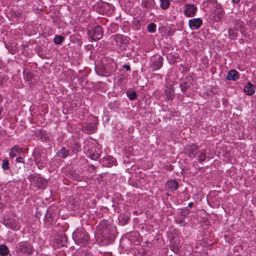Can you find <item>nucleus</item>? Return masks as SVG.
<instances>
[{"label":"nucleus","mask_w":256,"mask_h":256,"mask_svg":"<svg viewBox=\"0 0 256 256\" xmlns=\"http://www.w3.org/2000/svg\"><path fill=\"white\" fill-rule=\"evenodd\" d=\"M96 237L98 243L102 245L108 244L114 240V236L110 229L106 228L102 230L100 226L98 227Z\"/></svg>","instance_id":"1"},{"label":"nucleus","mask_w":256,"mask_h":256,"mask_svg":"<svg viewBox=\"0 0 256 256\" xmlns=\"http://www.w3.org/2000/svg\"><path fill=\"white\" fill-rule=\"evenodd\" d=\"M72 238L75 242L81 246L88 243L89 236L86 232L83 229H77L72 234Z\"/></svg>","instance_id":"2"},{"label":"nucleus","mask_w":256,"mask_h":256,"mask_svg":"<svg viewBox=\"0 0 256 256\" xmlns=\"http://www.w3.org/2000/svg\"><path fill=\"white\" fill-rule=\"evenodd\" d=\"M88 34L90 41H96L102 38L104 31L102 28L98 26L89 30Z\"/></svg>","instance_id":"3"},{"label":"nucleus","mask_w":256,"mask_h":256,"mask_svg":"<svg viewBox=\"0 0 256 256\" xmlns=\"http://www.w3.org/2000/svg\"><path fill=\"white\" fill-rule=\"evenodd\" d=\"M35 163L38 168H43L46 164L47 156L44 152H34L33 153Z\"/></svg>","instance_id":"4"},{"label":"nucleus","mask_w":256,"mask_h":256,"mask_svg":"<svg viewBox=\"0 0 256 256\" xmlns=\"http://www.w3.org/2000/svg\"><path fill=\"white\" fill-rule=\"evenodd\" d=\"M150 68L152 70H159L162 66L163 58L160 55H154L150 58Z\"/></svg>","instance_id":"5"},{"label":"nucleus","mask_w":256,"mask_h":256,"mask_svg":"<svg viewBox=\"0 0 256 256\" xmlns=\"http://www.w3.org/2000/svg\"><path fill=\"white\" fill-rule=\"evenodd\" d=\"M110 40L112 44L120 47L124 48L127 43L125 37L119 34L112 36Z\"/></svg>","instance_id":"6"},{"label":"nucleus","mask_w":256,"mask_h":256,"mask_svg":"<svg viewBox=\"0 0 256 256\" xmlns=\"http://www.w3.org/2000/svg\"><path fill=\"white\" fill-rule=\"evenodd\" d=\"M204 4H206V6L208 5L215 6L216 10L214 13L217 15V20H220L222 18L224 15V11L221 8V6L218 4L215 0H206L204 2Z\"/></svg>","instance_id":"7"},{"label":"nucleus","mask_w":256,"mask_h":256,"mask_svg":"<svg viewBox=\"0 0 256 256\" xmlns=\"http://www.w3.org/2000/svg\"><path fill=\"white\" fill-rule=\"evenodd\" d=\"M4 224L8 228L18 230H20V225L18 221L12 218H8L4 220Z\"/></svg>","instance_id":"8"},{"label":"nucleus","mask_w":256,"mask_h":256,"mask_svg":"<svg viewBox=\"0 0 256 256\" xmlns=\"http://www.w3.org/2000/svg\"><path fill=\"white\" fill-rule=\"evenodd\" d=\"M184 14L187 17H193L195 16L198 8L194 4H186L184 7Z\"/></svg>","instance_id":"9"},{"label":"nucleus","mask_w":256,"mask_h":256,"mask_svg":"<svg viewBox=\"0 0 256 256\" xmlns=\"http://www.w3.org/2000/svg\"><path fill=\"white\" fill-rule=\"evenodd\" d=\"M90 122L86 124V129L88 132L93 133L97 129L96 124H98V120L96 117L92 116L90 118Z\"/></svg>","instance_id":"10"},{"label":"nucleus","mask_w":256,"mask_h":256,"mask_svg":"<svg viewBox=\"0 0 256 256\" xmlns=\"http://www.w3.org/2000/svg\"><path fill=\"white\" fill-rule=\"evenodd\" d=\"M198 146L193 144H188L184 148V153L190 158H194L196 156V151Z\"/></svg>","instance_id":"11"},{"label":"nucleus","mask_w":256,"mask_h":256,"mask_svg":"<svg viewBox=\"0 0 256 256\" xmlns=\"http://www.w3.org/2000/svg\"><path fill=\"white\" fill-rule=\"evenodd\" d=\"M202 24V21L200 18H192L188 21V26L192 30L198 29Z\"/></svg>","instance_id":"12"},{"label":"nucleus","mask_w":256,"mask_h":256,"mask_svg":"<svg viewBox=\"0 0 256 256\" xmlns=\"http://www.w3.org/2000/svg\"><path fill=\"white\" fill-rule=\"evenodd\" d=\"M34 178V181H35V184L36 187H38V188H45L47 184V182L46 180L37 176H30V178Z\"/></svg>","instance_id":"13"},{"label":"nucleus","mask_w":256,"mask_h":256,"mask_svg":"<svg viewBox=\"0 0 256 256\" xmlns=\"http://www.w3.org/2000/svg\"><path fill=\"white\" fill-rule=\"evenodd\" d=\"M164 94L168 100L174 98V91L172 85L166 86Z\"/></svg>","instance_id":"14"},{"label":"nucleus","mask_w":256,"mask_h":256,"mask_svg":"<svg viewBox=\"0 0 256 256\" xmlns=\"http://www.w3.org/2000/svg\"><path fill=\"white\" fill-rule=\"evenodd\" d=\"M170 248L174 253H178L180 251V244L178 239L170 241Z\"/></svg>","instance_id":"15"},{"label":"nucleus","mask_w":256,"mask_h":256,"mask_svg":"<svg viewBox=\"0 0 256 256\" xmlns=\"http://www.w3.org/2000/svg\"><path fill=\"white\" fill-rule=\"evenodd\" d=\"M154 0H142V6L146 10H150L154 6Z\"/></svg>","instance_id":"16"},{"label":"nucleus","mask_w":256,"mask_h":256,"mask_svg":"<svg viewBox=\"0 0 256 256\" xmlns=\"http://www.w3.org/2000/svg\"><path fill=\"white\" fill-rule=\"evenodd\" d=\"M256 86L250 82L246 85L244 90L248 96H252L255 92Z\"/></svg>","instance_id":"17"},{"label":"nucleus","mask_w":256,"mask_h":256,"mask_svg":"<svg viewBox=\"0 0 256 256\" xmlns=\"http://www.w3.org/2000/svg\"><path fill=\"white\" fill-rule=\"evenodd\" d=\"M18 248L20 252L28 254H30L32 253V250L30 248L24 244H20Z\"/></svg>","instance_id":"18"},{"label":"nucleus","mask_w":256,"mask_h":256,"mask_svg":"<svg viewBox=\"0 0 256 256\" xmlns=\"http://www.w3.org/2000/svg\"><path fill=\"white\" fill-rule=\"evenodd\" d=\"M21 152V148L19 146L15 145L12 148L10 153V156L11 158H14L18 156V154H20Z\"/></svg>","instance_id":"19"},{"label":"nucleus","mask_w":256,"mask_h":256,"mask_svg":"<svg viewBox=\"0 0 256 256\" xmlns=\"http://www.w3.org/2000/svg\"><path fill=\"white\" fill-rule=\"evenodd\" d=\"M101 151L98 150H94V151L92 150L89 151L88 153V156L93 160H98L100 156V154Z\"/></svg>","instance_id":"20"},{"label":"nucleus","mask_w":256,"mask_h":256,"mask_svg":"<svg viewBox=\"0 0 256 256\" xmlns=\"http://www.w3.org/2000/svg\"><path fill=\"white\" fill-rule=\"evenodd\" d=\"M102 162L104 164H106L107 166H111L113 165H115V159L114 158L111 156H106Z\"/></svg>","instance_id":"21"},{"label":"nucleus","mask_w":256,"mask_h":256,"mask_svg":"<svg viewBox=\"0 0 256 256\" xmlns=\"http://www.w3.org/2000/svg\"><path fill=\"white\" fill-rule=\"evenodd\" d=\"M238 74L236 70H230L227 74L226 78L229 80H236L238 78Z\"/></svg>","instance_id":"22"},{"label":"nucleus","mask_w":256,"mask_h":256,"mask_svg":"<svg viewBox=\"0 0 256 256\" xmlns=\"http://www.w3.org/2000/svg\"><path fill=\"white\" fill-rule=\"evenodd\" d=\"M69 155V150L65 147H62L56 153V156L63 158H66Z\"/></svg>","instance_id":"23"},{"label":"nucleus","mask_w":256,"mask_h":256,"mask_svg":"<svg viewBox=\"0 0 256 256\" xmlns=\"http://www.w3.org/2000/svg\"><path fill=\"white\" fill-rule=\"evenodd\" d=\"M166 186L171 191H174L178 188V184L176 180H170L168 182Z\"/></svg>","instance_id":"24"},{"label":"nucleus","mask_w":256,"mask_h":256,"mask_svg":"<svg viewBox=\"0 0 256 256\" xmlns=\"http://www.w3.org/2000/svg\"><path fill=\"white\" fill-rule=\"evenodd\" d=\"M9 250L8 248L4 244L0 245V255L1 256H6L8 255Z\"/></svg>","instance_id":"25"},{"label":"nucleus","mask_w":256,"mask_h":256,"mask_svg":"<svg viewBox=\"0 0 256 256\" xmlns=\"http://www.w3.org/2000/svg\"><path fill=\"white\" fill-rule=\"evenodd\" d=\"M206 158V150H202L198 152V160L200 162H203Z\"/></svg>","instance_id":"26"},{"label":"nucleus","mask_w":256,"mask_h":256,"mask_svg":"<svg viewBox=\"0 0 256 256\" xmlns=\"http://www.w3.org/2000/svg\"><path fill=\"white\" fill-rule=\"evenodd\" d=\"M57 240L60 242V244L62 246H66L67 244L68 239L65 236H60Z\"/></svg>","instance_id":"27"},{"label":"nucleus","mask_w":256,"mask_h":256,"mask_svg":"<svg viewBox=\"0 0 256 256\" xmlns=\"http://www.w3.org/2000/svg\"><path fill=\"white\" fill-rule=\"evenodd\" d=\"M126 95L130 100H134L136 98V94L134 91L128 90Z\"/></svg>","instance_id":"28"},{"label":"nucleus","mask_w":256,"mask_h":256,"mask_svg":"<svg viewBox=\"0 0 256 256\" xmlns=\"http://www.w3.org/2000/svg\"><path fill=\"white\" fill-rule=\"evenodd\" d=\"M160 6L162 9L166 10L170 6V2L168 0H160Z\"/></svg>","instance_id":"29"},{"label":"nucleus","mask_w":256,"mask_h":256,"mask_svg":"<svg viewBox=\"0 0 256 256\" xmlns=\"http://www.w3.org/2000/svg\"><path fill=\"white\" fill-rule=\"evenodd\" d=\"M2 167L4 170H9V162L7 159H4L2 160Z\"/></svg>","instance_id":"30"},{"label":"nucleus","mask_w":256,"mask_h":256,"mask_svg":"<svg viewBox=\"0 0 256 256\" xmlns=\"http://www.w3.org/2000/svg\"><path fill=\"white\" fill-rule=\"evenodd\" d=\"M64 40V38L61 36H56L54 38V42L56 44H60Z\"/></svg>","instance_id":"31"},{"label":"nucleus","mask_w":256,"mask_h":256,"mask_svg":"<svg viewBox=\"0 0 256 256\" xmlns=\"http://www.w3.org/2000/svg\"><path fill=\"white\" fill-rule=\"evenodd\" d=\"M147 28L148 32L153 33L156 31V24L154 23H150L148 26Z\"/></svg>","instance_id":"32"},{"label":"nucleus","mask_w":256,"mask_h":256,"mask_svg":"<svg viewBox=\"0 0 256 256\" xmlns=\"http://www.w3.org/2000/svg\"><path fill=\"white\" fill-rule=\"evenodd\" d=\"M54 218V216L51 212L50 210H48L46 214V219L48 220H50V222H52V220Z\"/></svg>","instance_id":"33"},{"label":"nucleus","mask_w":256,"mask_h":256,"mask_svg":"<svg viewBox=\"0 0 256 256\" xmlns=\"http://www.w3.org/2000/svg\"><path fill=\"white\" fill-rule=\"evenodd\" d=\"M229 36L230 39H234L236 36V33L234 30L230 29L228 31Z\"/></svg>","instance_id":"34"},{"label":"nucleus","mask_w":256,"mask_h":256,"mask_svg":"<svg viewBox=\"0 0 256 256\" xmlns=\"http://www.w3.org/2000/svg\"><path fill=\"white\" fill-rule=\"evenodd\" d=\"M112 68L110 70V72H113L116 71V64L113 62L112 64Z\"/></svg>","instance_id":"35"},{"label":"nucleus","mask_w":256,"mask_h":256,"mask_svg":"<svg viewBox=\"0 0 256 256\" xmlns=\"http://www.w3.org/2000/svg\"><path fill=\"white\" fill-rule=\"evenodd\" d=\"M16 162L18 163H24V158L22 157H18L16 159Z\"/></svg>","instance_id":"36"},{"label":"nucleus","mask_w":256,"mask_h":256,"mask_svg":"<svg viewBox=\"0 0 256 256\" xmlns=\"http://www.w3.org/2000/svg\"><path fill=\"white\" fill-rule=\"evenodd\" d=\"M190 211L189 210H186L182 212V214L183 216H186L190 214Z\"/></svg>","instance_id":"37"},{"label":"nucleus","mask_w":256,"mask_h":256,"mask_svg":"<svg viewBox=\"0 0 256 256\" xmlns=\"http://www.w3.org/2000/svg\"><path fill=\"white\" fill-rule=\"evenodd\" d=\"M122 67L124 68L126 70H130V66L128 64H124L123 65Z\"/></svg>","instance_id":"38"},{"label":"nucleus","mask_w":256,"mask_h":256,"mask_svg":"<svg viewBox=\"0 0 256 256\" xmlns=\"http://www.w3.org/2000/svg\"><path fill=\"white\" fill-rule=\"evenodd\" d=\"M178 223H179V224H182V225L183 224H185L184 222V220H180V221H179V222H178Z\"/></svg>","instance_id":"39"},{"label":"nucleus","mask_w":256,"mask_h":256,"mask_svg":"<svg viewBox=\"0 0 256 256\" xmlns=\"http://www.w3.org/2000/svg\"><path fill=\"white\" fill-rule=\"evenodd\" d=\"M232 2L234 4L238 3L240 0H232Z\"/></svg>","instance_id":"40"},{"label":"nucleus","mask_w":256,"mask_h":256,"mask_svg":"<svg viewBox=\"0 0 256 256\" xmlns=\"http://www.w3.org/2000/svg\"><path fill=\"white\" fill-rule=\"evenodd\" d=\"M192 206H193V202H190V203L188 204V207H190V208H191Z\"/></svg>","instance_id":"41"},{"label":"nucleus","mask_w":256,"mask_h":256,"mask_svg":"<svg viewBox=\"0 0 256 256\" xmlns=\"http://www.w3.org/2000/svg\"><path fill=\"white\" fill-rule=\"evenodd\" d=\"M90 166L92 167V170H94L95 168H96L95 166L94 165H92V164Z\"/></svg>","instance_id":"42"},{"label":"nucleus","mask_w":256,"mask_h":256,"mask_svg":"<svg viewBox=\"0 0 256 256\" xmlns=\"http://www.w3.org/2000/svg\"><path fill=\"white\" fill-rule=\"evenodd\" d=\"M2 96L1 94H0V102L2 100Z\"/></svg>","instance_id":"43"}]
</instances>
